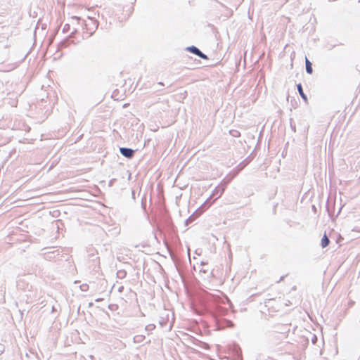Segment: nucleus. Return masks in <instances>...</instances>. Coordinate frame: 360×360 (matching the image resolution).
Instances as JSON below:
<instances>
[{
    "label": "nucleus",
    "mask_w": 360,
    "mask_h": 360,
    "mask_svg": "<svg viewBox=\"0 0 360 360\" xmlns=\"http://www.w3.org/2000/svg\"><path fill=\"white\" fill-rule=\"evenodd\" d=\"M187 50L191 52L192 53H194L199 56L200 58L202 59H206L207 56L205 55L203 53H202L197 47L192 46L187 48Z\"/></svg>",
    "instance_id": "1"
},
{
    "label": "nucleus",
    "mask_w": 360,
    "mask_h": 360,
    "mask_svg": "<svg viewBox=\"0 0 360 360\" xmlns=\"http://www.w3.org/2000/svg\"><path fill=\"white\" fill-rule=\"evenodd\" d=\"M120 153L123 156L128 158H132L134 152L132 149H130V148H121Z\"/></svg>",
    "instance_id": "2"
},
{
    "label": "nucleus",
    "mask_w": 360,
    "mask_h": 360,
    "mask_svg": "<svg viewBox=\"0 0 360 360\" xmlns=\"http://www.w3.org/2000/svg\"><path fill=\"white\" fill-rule=\"evenodd\" d=\"M145 336L143 335H136L134 337V342L139 344L144 341Z\"/></svg>",
    "instance_id": "3"
},
{
    "label": "nucleus",
    "mask_w": 360,
    "mask_h": 360,
    "mask_svg": "<svg viewBox=\"0 0 360 360\" xmlns=\"http://www.w3.org/2000/svg\"><path fill=\"white\" fill-rule=\"evenodd\" d=\"M329 239L327 236L325 234L321 239V246L323 248H326L329 244Z\"/></svg>",
    "instance_id": "4"
},
{
    "label": "nucleus",
    "mask_w": 360,
    "mask_h": 360,
    "mask_svg": "<svg viewBox=\"0 0 360 360\" xmlns=\"http://www.w3.org/2000/svg\"><path fill=\"white\" fill-rule=\"evenodd\" d=\"M306 71L309 74L312 73V67L310 61L306 58Z\"/></svg>",
    "instance_id": "5"
},
{
    "label": "nucleus",
    "mask_w": 360,
    "mask_h": 360,
    "mask_svg": "<svg viewBox=\"0 0 360 360\" xmlns=\"http://www.w3.org/2000/svg\"><path fill=\"white\" fill-rule=\"evenodd\" d=\"M297 90L299 91V94L301 96V97L304 99V100H307V96L304 94L303 92V89H302V85L300 84H299L297 85Z\"/></svg>",
    "instance_id": "6"
},
{
    "label": "nucleus",
    "mask_w": 360,
    "mask_h": 360,
    "mask_svg": "<svg viewBox=\"0 0 360 360\" xmlns=\"http://www.w3.org/2000/svg\"><path fill=\"white\" fill-rule=\"evenodd\" d=\"M224 188H222V187H217L214 190V191L212 195H218L219 196H220L222 194V193L224 192Z\"/></svg>",
    "instance_id": "7"
},
{
    "label": "nucleus",
    "mask_w": 360,
    "mask_h": 360,
    "mask_svg": "<svg viewBox=\"0 0 360 360\" xmlns=\"http://www.w3.org/2000/svg\"><path fill=\"white\" fill-rule=\"evenodd\" d=\"M155 328V326L154 324H148L146 326V330L152 331Z\"/></svg>",
    "instance_id": "8"
},
{
    "label": "nucleus",
    "mask_w": 360,
    "mask_h": 360,
    "mask_svg": "<svg viewBox=\"0 0 360 360\" xmlns=\"http://www.w3.org/2000/svg\"><path fill=\"white\" fill-rule=\"evenodd\" d=\"M89 19L91 21V22H92L94 28L96 29L98 27V22L96 20H94V19H93L91 18H89Z\"/></svg>",
    "instance_id": "9"
},
{
    "label": "nucleus",
    "mask_w": 360,
    "mask_h": 360,
    "mask_svg": "<svg viewBox=\"0 0 360 360\" xmlns=\"http://www.w3.org/2000/svg\"><path fill=\"white\" fill-rule=\"evenodd\" d=\"M80 289L82 291H86L89 289V285L87 284H82L80 285Z\"/></svg>",
    "instance_id": "10"
},
{
    "label": "nucleus",
    "mask_w": 360,
    "mask_h": 360,
    "mask_svg": "<svg viewBox=\"0 0 360 360\" xmlns=\"http://www.w3.org/2000/svg\"><path fill=\"white\" fill-rule=\"evenodd\" d=\"M226 323H227V326L228 327H233L234 324L233 323L232 321H226Z\"/></svg>",
    "instance_id": "11"
},
{
    "label": "nucleus",
    "mask_w": 360,
    "mask_h": 360,
    "mask_svg": "<svg viewBox=\"0 0 360 360\" xmlns=\"http://www.w3.org/2000/svg\"><path fill=\"white\" fill-rule=\"evenodd\" d=\"M67 25H65L64 30H65V29H68Z\"/></svg>",
    "instance_id": "12"
},
{
    "label": "nucleus",
    "mask_w": 360,
    "mask_h": 360,
    "mask_svg": "<svg viewBox=\"0 0 360 360\" xmlns=\"http://www.w3.org/2000/svg\"><path fill=\"white\" fill-rule=\"evenodd\" d=\"M67 25H65L64 30H65V29H68Z\"/></svg>",
    "instance_id": "13"
},
{
    "label": "nucleus",
    "mask_w": 360,
    "mask_h": 360,
    "mask_svg": "<svg viewBox=\"0 0 360 360\" xmlns=\"http://www.w3.org/2000/svg\"><path fill=\"white\" fill-rule=\"evenodd\" d=\"M200 271H202V269H200ZM203 272H206V270L203 269Z\"/></svg>",
    "instance_id": "14"
}]
</instances>
